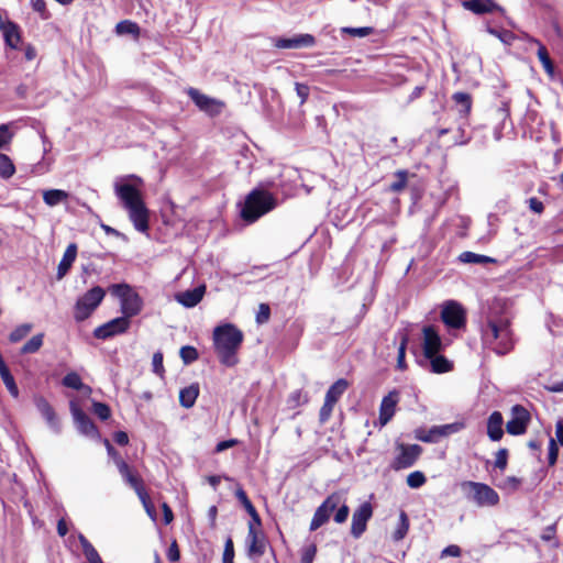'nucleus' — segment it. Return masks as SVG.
<instances>
[{"mask_svg": "<svg viewBox=\"0 0 563 563\" xmlns=\"http://www.w3.org/2000/svg\"><path fill=\"white\" fill-rule=\"evenodd\" d=\"M130 178L136 184L117 183L114 185V192L122 207L128 211L129 219L133 223L134 229L141 233H147L150 230V210L137 186L143 185V180L135 175L130 176Z\"/></svg>", "mask_w": 563, "mask_h": 563, "instance_id": "f257e3e1", "label": "nucleus"}, {"mask_svg": "<svg viewBox=\"0 0 563 563\" xmlns=\"http://www.w3.org/2000/svg\"><path fill=\"white\" fill-rule=\"evenodd\" d=\"M482 340L484 345L497 355L508 354L515 347L511 320L506 316H489L486 328L482 330Z\"/></svg>", "mask_w": 563, "mask_h": 563, "instance_id": "f03ea898", "label": "nucleus"}, {"mask_svg": "<svg viewBox=\"0 0 563 563\" xmlns=\"http://www.w3.org/2000/svg\"><path fill=\"white\" fill-rule=\"evenodd\" d=\"M243 340V332L232 323H225L214 328V352L222 365L232 367L239 363L238 352Z\"/></svg>", "mask_w": 563, "mask_h": 563, "instance_id": "7ed1b4c3", "label": "nucleus"}, {"mask_svg": "<svg viewBox=\"0 0 563 563\" xmlns=\"http://www.w3.org/2000/svg\"><path fill=\"white\" fill-rule=\"evenodd\" d=\"M276 207L277 199L272 192L255 188L246 195L240 211V217L244 222L251 224Z\"/></svg>", "mask_w": 563, "mask_h": 563, "instance_id": "20e7f679", "label": "nucleus"}, {"mask_svg": "<svg viewBox=\"0 0 563 563\" xmlns=\"http://www.w3.org/2000/svg\"><path fill=\"white\" fill-rule=\"evenodd\" d=\"M108 290L112 296L120 299L122 317H126L130 320V318L137 316L142 311L143 299L129 284H112L108 287Z\"/></svg>", "mask_w": 563, "mask_h": 563, "instance_id": "39448f33", "label": "nucleus"}, {"mask_svg": "<svg viewBox=\"0 0 563 563\" xmlns=\"http://www.w3.org/2000/svg\"><path fill=\"white\" fill-rule=\"evenodd\" d=\"M106 297V290L100 286H95L80 296L74 307V318L77 322L88 319L99 307Z\"/></svg>", "mask_w": 563, "mask_h": 563, "instance_id": "423d86ee", "label": "nucleus"}, {"mask_svg": "<svg viewBox=\"0 0 563 563\" xmlns=\"http://www.w3.org/2000/svg\"><path fill=\"white\" fill-rule=\"evenodd\" d=\"M461 486L464 492H470L467 497L478 507H494L499 504L498 493L487 484L466 481Z\"/></svg>", "mask_w": 563, "mask_h": 563, "instance_id": "0eeeda50", "label": "nucleus"}, {"mask_svg": "<svg viewBox=\"0 0 563 563\" xmlns=\"http://www.w3.org/2000/svg\"><path fill=\"white\" fill-rule=\"evenodd\" d=\"M349 382L345 378H339L327 390L323 405L319 411V421L327 422L333 412L334 406L349 388Z\"/></svg>", "mask_w": 563, "mask_h": 563, "instance_id": "6e6552de", "label": "nucleus"}, {"mask_svg": "<svg viewBox=\"0 0 563 563\" xmlns=\"http://www.w3.org/2000/svg\"><path fill=\"white\" fill-rule=\"evenodd\" d=\"M342 495L339 492L331 493L322 504L316 509L313 517L310 521V531H316L323 525H325L331 514L341 505Z\"/></svg>", "mask_w": 563, "mask_h": 563, "instance_id": "1a4fd4ad", "label": "nucleus"}, {"mask_svg": "<svg viewBox=\"0 0 563 563\" xmlns=\"http://www.w3.org/2000/svg\"><path fill=\"white\" fill-rule=\"evenodd\" d=\"M441 320L450 329H463L466 325V311L456 301H448L441 310Z\"/></svg>", "mask_w": 563, "mask_h": 563, "instance_id": "9d476101", "label": "nucleus"}, {"mask_svg": "<svg viewBox=\"0 0 563 563\" xmlns=\"http://www.w3.org/2000/svg\"><path fill=\"white\" fill-rule=\"evenodd\" d=\"M398 455L391 462V468L395 471L411 467L422 453V448L419 444H405L398 443Z\"/></svg>", "mask_w": 563, "mask_h": 563, "instance_id": "9b49d317", "label": "nucleus"}, {"mask_svg": "<svg viewBox=\"0 0 563 563\" xmlns=\"http://www.w3.org/2000/svg\"><path fill=\"white\" fill-rule=\"evenodd\" d=\"M530 421L529 410L522 405H515L511 408V418L506 423V431L511 435L525 434Z\"/></svg>", "mask_w": 563, "mask_h": 563, "instance_id": "f8f14e48", "label": "nucleus"}, {"mask_svg": "<svg viewBox=\"0 0 563 563\" xmlns=\"http://www.w3.org/2000/svg\"><path fill=\"white\" fill-rule=\"evenodd\" d=\"M261 528L253 522L247 525L246 543L250 558H261L265 554L267 540Z\"/></svg>", "mask_w": 563, "mask_h": 563, "instance_id": "ddd939ff", "label": "nucleus"}, {"mask_svg": "<svg viewBox=\"0 0 563 563\" xmlns=\"http://www.w3.org/2000/svg\"><path fill=\"white\" fill-rule=\"evenodd\" d=\"M186 93L200 111H203L211 117L218 115L221 112L222 107H224L222 101L200 92L197 88L189 87L186 90Z\"/></svg>", "mask_w": 563, "mask_h": 563, "instance_id": "4468645a", "label": "nucleus"}, {"mask_svg": "<svg viewBox=\"0 0 563 563\" xmlns=\"http://www.w3.org/2000/svg\"><path fill=\"white\" fill-rule=\"evenodd\" d=\"M373 516L371 503L364 501L352 515L351 534L358 539L367 528V522Z\"/></svg>", "mask_w": 563, "mask_h": 563, "instance_id": "2eb2a0df", "label": "nucleus"}, {"mask_svg": "<svg viewBox=\"0 0 563 563\" xmlns=\"http://www.w3.org/2000/svg\"><path fill=\"white\" fill-rule=\"evenodd\" d=\"M130 320L126 317L114 318L95 329L93 335L97 339L106 340L111 336L125 333L130 328Z\"/></svg>", "mask_w": 563, "mask_h": 563, "instance_id": "dca6fc26", "label": "nucleus"}, {"mask_svg": "<svg viewBox=\"0 0 563 563\" xmlns=\"http://www.w3.org/2000/svg\"><path fill=\"white\" fill-rule=\"evenodd\" d=\"M104 445L107 448L108 455L113 460L120 475L122 476L126 484L131 483L132 481L141 476L134 467L130 466L123 460L119 451L114 449V446L110 443L109 440H104Z\"/></svg>", "mask_w": 563, "mask_h": 563, "instance_id": "f3484780", "label": "nucleus"}, {"mask_svg": "<svg viewBox=\"0 0 563 563\" xmlns=\"http://www.w3.org/2000/svg\"><path fill=\"white\" fill-rule=\"evenodd\" d=\"M422 351L424 357L434 356L443 347L441 336L434 325H424L422 329Z\"/></svg>", "mask_w": 563, "mask_h": 563, "instance_id": "a211bd4d", "label": "nucleus"}, {"mask_svg": "<svg viewBox=\"0 0 563 563\" xmlns=\"http://www.w3.org/2000/svg\"><path fill=\"white\" fill-rule=\"evenodd\" d=\"M399 402V391L390 390L383 397L379 406L378 420L380 426H386L395 416L397 404Z\"/></svg>", "mask_w": 563, "mask_h": 563, "instance_id": "6ab92c4d", "label": "nucleus"}, {"mask_svg": "<svg viewBox=\"0 0 563 563\" xmlns=\"http://www.w3.org/2000/svg\"><path fill=\"white\" fill-rule=\"evenodd\" d=\"M131 488L134 489V492L136 493L137 497L140 498L147 516L152 519V520H156L157 518V512H156V508L153 504V501L151 500V497L145 488V484H144V481L142 478V476L135 478L134 481H132L131 483L128 484Z\"/></svg>", "mask_w": 563, "mask_h": 563, "instance_id": "aec40b11", "label": "nucleus"}, {"mask_svg": "<svg viewBox=\"0 0 563 563\" xmlns=\"http://www.w3.org/2000/svg\"><path fill=\"white\" fill-rule=\"evenodd\" d=\"M462 7L474 14L482 15L498 11L505 13V9L497 4L494 0H464Z\"/></svg>", "mask_w": 563, "mask_h": 563, "instance_id": "412c9836", "label": "nucleus"}, {"mask_svg": "<svg viewBox=\"0 0 563 563\" xmlns=\"http://www.w3.org/2000/svg\"><path fill=\"white\" fill-rule=\"evenodd\" d=\"M35 406L42 417L46 420L47 424L55 431H60V423L53 406L43 396L35 398Z\"/></svg>", "mask_w": 563, "mask_h": 563, "instance_id": "4be33fe9", "label": "nucleus"}, {"mask_svg": "<svg viewBox=\"0 0 563 563\" xmlns=\"http://www.w3.org/2000/svg\"><path fill=\"white\" fill-rule=\"evenodd\" d=\"M316 44V37L311 34H298L294 37H280L276 41L275 46L278 48H301L311 47Z\"/></svg>", "mask_w": 563, "mask_h": 563, "instance_id": "5701e85b", "label": "nucleus"}, {"mask_svg": "<svg viewBox=\"0 0 563 563\" xmlns=\"http://www.w3.org/2000/svg\"><path fill=\"white\" fill-rule=\"evenodd\" d=\"M1 31L5 45L12 49H18L22 41L21 27L15 22L7 20Z\"/></svg>", "mask_w": 563, "mask_h": 563, "instance_id": "b1692460", "label": "nucleus"}, {"mask_svg": "<svg viewBox=\"0 0 563 563\" xmlns=\"http://www.w3.org/2000/svg\"><path fill=\"white\" fill-rule=\"evenodd\" d=\"M71 412L80 432L87 435H93L98 429L90 417L75 404H71Z\"/></svg>", "mask_w": 563, "mask_h": 563, "instance_id": "393cba45", "label": "nucleus"}, {"mask_svg": "<svg viewBox=\"0 0 563 563\" xmlns=\"http://www.w3.org/2000/svg\"><path fill=\"white\" fill-rule=\"evenodd\" d=\"M504 418L500 411H493L487 419V435L494 441H500L504 437Z\"/></svg>", "mask_w": 563, "mask_h": 563, "instance_id": "a878e982", "label": "nucleus"}, {"mask_svg": "<svg viewBox=\"0 0 563 563\" xmlns=\"http://www.w3.org/2000/svg\"><path fill=\"white\" fill-rule=\"evenodd\" d=\"M205 292H206V286L200 285L194 289H189V290L179 292L176 296V299L184 307L192 308V307L197 306L202 300Z\"/></svg>", "mask_w": 563, "mask_h": 563, "instance_id": "bb28decb", "label": "nucleus"}, {"mask_svg": "<svg viewBox=\"0 0 563 563\" xmlns=\"http://www.w3.org/2000/svg\"><path fill=\"white\" fill-rule=\"evenodd\" d=\"M235 497L241 503V505L244 507L246 512L250 515V517H251L250 522H253L257 527H262V519H261L256 508L250 500L246 492L243 489V487L241 485H238V487L235 489Z\"/></svg>", "mask_w": 563, "mask_h": 563, "instance_id": "cd10ccee", "label": "nucleus"}, {"mask_svg": "<svg viewBox=\"0 0 563 563\" xmlns=\"http://www.w3.org/2000/svg\"><path fill=\"white\" fill-rule=\"evenodd\" d=\"M77 256V245L75 243H70L65 252L64 255L58 264L57 267V278L62 279L70 269L73 266V263L75 262Z\"/></svg>", "mask_w": 563, "mask_h": 563, "instance_id": "c85d7f7f", "label": "nucleus"}, {"mask_svg": "<svg viewBox=\"0 0 563 563\" xmlns=\"http://www.w3.org/2000/svg\"><path fill=\"white\" fill-rule=\"evenodd\" d=\"M452 100L457 107V111L463 119H467L473 107V99L471 93L457 91L452 95Z\"/></svg>", "mask_w": 563, "mask_h": 563, "instance_id": "c756f323", "label": "nucleus"}, {"mask_svg": "<svg viewBox=\"0 0 563 563\" xmlns=\"http://www.w3.org/2000/svg\"><path fill=\"white\" fill-rule=\"evenodd\" d=\"M199 396V385L197 383L189 385L180 389L179 391V404L181 407L189 409L191 408Z\"/></svg>", "mask_w": 563, "mask_h": 563, "instance_id": "7c9ffc66", "label": "nucleus"}, {"mask_svg": "<svg viewBox=\"0 0 563 563\" xmlns=\"http://www.w3.org/2000/svg\"><path fill=\"white\" fill-rule=\"evenodd\" d=\"M533 43H536L538 45V52H537V56L540 60V63L542 64L543 66V69L544 71L550 75V76H553L554 75V70H555V67H554V63L553 60L551 59L550 57V54L545 47L544 44H542L539 40L537 38H532L531 40Z\"/></svg>", "mask_w": 563, "mask_h": 563, "instance_id": "2f4dec72", "label": "nucleus"}, {"mask_svg": "<svg viewBox=\"0 0 563 563\" xmlns=\"http://www.w3.org/2000/svg\"><path fill=\"white\" fill-rule=\"evenodd\" d=\"M426 358L430 361L431 372L434 374H444L453 369V363L444 355L438 353Z\"/></svg>", "mask_w": 563, "mask_h": 563, "instance_id": "473e14b6", "label": "nucleus"}, {"mask_svg": "<svg viewBox=\"0 0 563 563\" xmlns=\"http://www.w3.org/2000/svg\"><path fill=\"white\" fill-rule=\"evenodd\" d=\"M0 376H1L3 384L5 385V387L8 389V391L10 393V395L13 398H18L19 397V388H18L15 379H14L13 375L11 374L10 368L8 367L5 362L0 364Z\"/></svg>", "mask_w": 563, "mask_h": 563, "instance_id": "72a5a7b5", "label": "nucleus"}, {"mask_svg": "<svg viewBox=\"0 0 563 563\" xmlns=\"http://www.w3.org/2000/svg\"><path fill=\"white\" fill-rule=\"evenodd\" d=\"M68 197L69 194L62 189H48L43 192V201L49 207L67 201Z\"/></svg>", "mask_w": 563, "mask_h": 563, "instance_id": "f704fd0d", "label": "nucleus"}, {"mask_svg": "<svg viewBox=\"0 0 563 563\" xmlns=\"http://www.w3.org/2000/svg\"><path fill=\"white\" fill-rule=\"evenodd\" d=\"M409 527H410V520H409L407 512L405 510H400L399 521H398L397 527L394 530L393 536H391L393 540L398 542V541H401L402 539H405V537L407 536V533L409 531Z\"/></svg>", "mask_w": 563, "mask_h": 563, "instance_id": "c9c22d12", "label": "nucleus"}, {"mask_svg": "<svg viewBox=\"0 0 563 563\" xmlns=\"http://www.w3.org/2000/svg\"><path fill=\"white\" fill-rule=\"evenodd\" d=\"M115 33L118 35H125L130 34L135 40L140 37L141 29L139 24L131 20H122L115 25Z\"/></svg>", "mask_w": 563, "mask_h": 563, "instance_id": "e433bc0d", "label": "nucleus"}, {"mask_svg": "<svg viewBox=\"0 0 563 563\" xmlns=\"http://www.w3.org/2000/svg\"><path fill=\"white\" fill-rule=\"evenodd\" d=\"M394 176L396 180L389 185L388 190L394 194H400L407 187L409 173L406 169H399L395 172Z\"/></svg>", "mask_w": 563, "mask_h": 563, "instance_id": "4c0bfd02", "label": "nucleus"}, {"mask_svg": "<svg viewBox=\"0 0 563 563\" xmlns=\"http://www.w3.org/2000/svg\"><path fill=\"white\" fill-rule=\"evenodd\" d=\"M433 427L435 429V433L440 441L442 438H446V437H450L451 434L460 432L462 429H464L465 426L463 422H453V423H448V424H442V426H433Z\"/></svg>", "mask_w": 563, "mask_h": 563, "instance_id": "58836bf2", "label": "nucleus"}, {"mask_svg": "<svg viewBox=\"0 0 563 563\" xmlns=\"http://www.w3.org/2000/svg\"><path fill=\"white\" fill-rule=\"evenodd\" d=\"M44 342V333H37L26 341L21 347V354H33L40 351Z\"/></svg>", "mask_w": 563, "mask_h": 563, "instance_id": "ea45409f", "label": "nucleus"}, {"mask_svg": "<svg viewBox=\"0 0 563 563\" xmlns=\"http://www.w3.org/2000/svg\"><path fill=\"white\" fill-rule=\"evenodd\" d=\"M33 329V324L32 323H22L18 327H15L9 334V342L10 343H19L20 341H22L24 338H26L30 332L32 331Z\"/></svg>", "mask_w": 563, "mask_h": 563, "instance_id": "a19ab883", "label": "nucleus"}, {"mask_svg": "<svg viewBox=\"0 0 563 563\" xmlns=\"http://www.w3.org/2000/svg\"><path fill=\"white\" fill-rule=\"evenodd\" d=\"M62 384L67 387V388H71V389H75V390H81L84 388H87V389H90L88 386H86L82 380H81V377L79 376L78 373L76 372H69L67 373L64 377H63V380H62Z\"/></svg>", "mask_w": 563, "mask_h": 563, "instance_id": "79ce46f5", "label": "nucleus"}, {"mask_svg": "<svg viewBox=\"0 0 563 563\" xmlns=\"http://www.w3.org/2000/svg\"><path fill=\"white\" fill-rule=\"evenodd\" d=\"M15 173V166L12 159L7 155L0 153V177L3 179L11 178Z\"/></svg>", "mask_w": 563, "mask_h": 563, "instance_id": "37998d69", "label": "nucleus"}, {"mask_svg": "<svg viewBox=\"0 0 563 563\" xmlns=\"http://www.w3.org/2000/svg\"><path fill=\"white\" fill-rule=\"evenodd\" d=\"M80 542H81L84 554L89 563L102 562L98 551L85 537H82V536L80 537Z\"/></svg>", "mask_w": 563, "mask_h": 563, "instance_id": "c03bdc74", "label": "nucleus"}, {"mask_svg": "<svg viewBox=\"0 0 563 563\" xmlns=\"http://www.w3.org/2000/svg\"><path fill=\"white\" fill-rule=\"evenodd\" d=\"M486 30L489 34L496 36L500 42H503L506 45H511L516 40L515 33L510 30L495 29L489 25L487 26Z\"/></svg>", "mask_w": 563, "mask_h": 563, "instance_id": "a18cd8bd", "label": "nucleus"}, {"mask_svg": "<svg viewBox=\"0 0 563 563\" xmlns=\"http://www.w3.org/2000/svg\"><path fill=\"white\" fill-rule=\"evenodd\" d=\"M415 438L421 442H424V443H437L439 442V439H438V435L435 433V429L434 427L430 428V429H426V428H417L415 430Z\"/></svg>", "mask_w": 563, "mask_h": 563, "instance_id": "49530a36", "label": "nucleus"}, {"mask_svg": "<svg viewBox=\"0 0 563 563\" xmlns=\"http://www.w3.org/2000/svg\"><path fill=\"white\" fill-rule=\"evenodd\" d=\"M179 356L184 364L188 365L198 360L199 353L195 346L184 345L179 350Z\"/></svg>", "mask_w": 563, "mask_h": 563, "instance_id": "de8ad7c7", "label": "nucleus"}, {"mask_svg": "<svg viewBox=\"0 0 563 563\" xmlns=\"http://www.w3.org/2000/svg\"><path fill=\"white\" fill-rule=\"evenodd\" d=\"M461 260L465 263H473V264H485V263H492L494 260L492 257L475 254L473 252H464L461 254Z\"/></svg>", "mask_w": 563, "mask_h": 563, "instance_id": "09e8293b", "label": "nucleus"}, {"mask_svg": "<svg viewBox=\"0 0 563 563\" xmlns=\"http://www.w3.org/2000/svg\"><path fill=\"white\" fill-rule=\"evenodd\" d=\"M409 338L407 334H404L398 347V355H397V367L401 371L407 368V364L405 361L406 357V349L408 344Z\"/></svg>", "mask_w": 563, "mask_h": 563, "instance_id": "8fccbe9b", "label": "nucleus"}, {"mask_svg": "<svg viewBox=\"0 0 563 563\" xmlns=\"http://www.w3.org/2000/svg\"><path fill=\"white\" fill-rule=\"evenodd\" d=\"M427 482L426 475L420 471H415L407 476V485L410 488H419Z\"/></svg>", "mask_w": 563, "mask_h": 563, "instance_id": "3c124183", "label": "nucleus"}, {"mask_svg": "<svg viewBox=\"0 0 563 563\" xmlns=\"http://www.w3.org/2000/svg\"><path fill=\"white\" fill-rule=\"evenodd\" d=\"M163 361H164V355L161 351H157L153 354V360H152L153 372L161 378H164L165 372H166Z\"/></svg>", "mask_w": 563, "mask_h": 563, "instance_id": "603ef678", "label": "nucleus"}, {"mask_svg": "<svg viewBox=\"0 0 563 563\" xmlns=\"http://www.w3.org/2000/svg\"><path fill=\"white\" fill-rule=\"evenodd\" d=\"M509 451L506 448L499 449L495 454L494 466L500 471H505L508 465Z\"/></svg>", "mask_w": 563, "mask_h": 563, "instance_id": "864d4df0", "label": "nucleus"}, {"mask_svg": "<svg viewBox=\"0 0 563 563\" xmlns=\"http://www.w3.org/2000/svg\"><path fill=\"white\" fill-rule=\"evenodd\" d=\"M234 543L231 537H228L224 542V549L222 554V563H234Z\"/></svg>", "mask_w": 563, "mask_h": 563, "instance_id": "5fc2aeb1", "label": "nucleus"}, {"mask_svg": "<svg viewBox=\"0 0 563 563\" xmlns=\"http://www.w3.org/2000/svg\"><path fill=\"white\" fill-rule=\"evenodd\" d=\"M92 408L95 415L102 421L108 420L111 417V409L104 402L95 401Z\"/></svg>", "mask_w": 563, "mask_h": 563, "instance_id": "6e6d98bb", "label": "nucleus"}, {"mask_svg": "<svg viewBox=\"0 0 563 563\" xmlns=\"http://www.w3.org/2000/svg\"><path fill=\"white\" fill-rule=\"evenodd\" d=\"M308 401V397L301 389H297L292 391L288 397V404L291 405L292 408L299 407L302 404Z\"/></svg>", "mask_w": 563, "mask_h": 563, "instance_id": "4d7b16f0", "label": "nucleus"}, {"mask_svg": "<svg viewBox=\"0 0 563 563\" xmlns=\"http://www.w3.org/2000/svg\"><path fill=\"white\" fill-rule=\"evenodd\" d=\"M336 512L334 514L333 520L336 523H343L347 520L350 515V508L345 504V500L342 498L341 505L335 509Z\"/></svg>", "mask_w": 563, "mask_h": 563, "instance_id": "13d9d810", "label": "nucleus"}, {"mask_svg": "<svg viewBox=\"0 0 563 563\" xmlns=\"http://www.w3.org/2000/svg\"><path fill=\"white\" fill-rule=\"evenodd\" d=\"M32 9L40 14L43 20L51 18V13L46 8L45 0H31Z\"/></svg>", "mask_w": 563, "mask_h": 563, "instance_id": "bf43d9fd", "label": "nucleus"}, {"mask_svg": "<svg viewBox=\"0 0 563 563\" xmlns=\"http://www.w3.org/2000/svg\"><path fill=\"white\" fill-rule=\"evenodd\" d=\"M317 554V545L311 543L302 549L300 563H312Z\"/></svg>", "mask_w": 563, "mask_h": 563, "instance_id": "052dcab7", "label": "nucleus"}, {"mask_svg": "<svg viewBox=\"0 0 563 563\" xmlns=\"http://www.w3.org/2000/svg\"><path fill=\"white\" fill-rule=\"evenodd\" d=\"M343 32L344 33H347L352 36H357V37H365V36H368L371 35L373 32H374V29L371 27V26H364V27H344L343 29Z\"/></svg>", "mask_w": 563, "mask_h": 563, "instance_id": "680f3d73", "label": "nucleus"}, {"mask_svg": "<svg viewBox=\"0 0 563 563\" xmlns=\"http://www.w3.org/2000/svg\"><path fill=\"white\" fill-rule=\"evenodd\" d=\"M271 318V307L267 303H260L258 311L256 313V322L258 324L266 323Z\"/></svg>", "mask_w": 563, "mask_h": 563, "instance_id": "e2e57ef3", "label": "nucleus"}, {"mask_svg": "<svg viewBox=\"0 0 563 563\" xmlns=\"http://www.w3.org/2000/svg\"><path fill=\"white\" fill-rule=\"evenodd\" d=\"M558 456H559L558 444H556L555 440L553 438H551L549 441V454H548V462H549L550 466H553L556 463Z\"/></svg>", "mask_w": 563, "mask_h": 563, "instance_id": "0e129e2a", "label": "nucleus"}, {"mask_svg": "<svg viewBox=\"0 0 563 563\" xmlns=\"http://www.w3.org/2000/svg\"><path fill=\"white\" fill-rule=\"evenodd\" d=\"M167 559L170 561V562H177L179 561L180 559V551H179V547H178V543L176 540H174L168 550H167Z\"/></svg>", "mask_w": 563, "mask_h": 563, "instance_id": "69168bd1", "label": "nucleus"}, {"mask_svg": "<svg viewBox=\"0 0 563 563\" xmlns=\"http://www.w3.org/2000/svg\"><path fill=\"white\" fill-rule=\"evenodd\" d=\"M296 92L298 97L300 98V103H305L309 97L310 88L306 84L296 82L295 86Z\"/></svg>", "mask_w": 563, "mask_h": 563, "instance_id": "338daca9", "label": "nucleus"}, {"mask_svg": "<svg viewBox=\"0 0 563 563\" xmlns=\"http://www.w3.org/2000/svg\"><path fill=\"white\" fill-rule=\"evenodd\" d=\"M12 133L9 131L8 125L1 124L0 125V148H2L4 145L9 144L12 140Z\"/></svg>", "mask_w": 563, "mask_h": 563, "instance_id": "774afa93", "label": "nucleus"}]
</instances>
